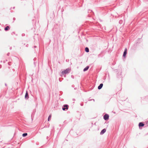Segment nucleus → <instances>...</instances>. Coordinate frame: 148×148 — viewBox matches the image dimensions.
Masks as SVG:
<instances>
[{"mask_svg": "<svg viewBox=\"0 0 148 148\" xmlns=\"http://www.w3.org/2000/svg\"><path fill=\"white\" fill-rule=\"evenodd\" d=\"M92 100H93L94 101H95V100L94 99H89L88 100L89 101H91Z\"/></svg>", "mask_w": 148, "mask_h": 148, "instance_id": "nucleus-14", "label": "nucleus"}, {"mask_svg": "<svg viewBox=\"0 0 148 148\" xmlns=\"http://www.w3.org/2000/svg\"><path fill=\"white\" fill-rule=\"evenodd\" d=\"M24 35L25 34H22V36H24Z\"/></svg>", "mask_w": 148, "mask_h": 148, "instance_id": "nucleus-18", "label": "nucleus"}, {"mask_svg": "<svg viewBox=\"0 0 148 148\" xmlns=\"http://www.w3.org/2000/svg\"><path fill=\"white\" fill-rule=\"evenodd\" d=\"M51 117V115H49V117H48V121H49L50 120Z\"/></svg>", "mask_w": 148, "mask_h": 148, "instance_id": "nucleus-13", "label": "nucleus"}, {"mask_svg": "<svg viewBox=\"0 0 148 148\" xmlns=\"http://www.w3.org/2000/svg\"><path fill=\"white\" fill-rule=\"evenodd\" d=\"M14 8H15V7H14L13 8V9H14Z\"/></svg>", "mask_w": 148, "mask_h": 148, "instance_id": "nucleus-22", "label": "nucleus"}, {"mask_svg": "<svg viewBox=\"0 0 148 148\" xmlns=\"http://www.w3.org/2000/svg\"><path fill=\"white\" fill-rule=\"evenodd\" d=\"M89 66H87L85 68H84L83 70L84 71H87L89 69Z\"/></svg>", "mask_w": 148, "mask_h": 148, "instance_id": "nucleus-8", "label": "nucleus"}, {"mask_svg": "<svg viewBox=\"0 0 148 148\" xmlns=\"http://www.w3.org/2000/svg\"><path fill=\"white\" fill-rule=\"evenodd\" d=\"M103 84L101 83V84H100L99 85L98 87V89L99 90L101 89L102 88V87L103 86Z\"/></svg>", "mask_w": 148, "mask_h": 148, "instance_id": "nucleus-5", "label": "nucleus"}, {"mask_svg": "<svg viewBox=\"0 0 148 148\" xmlns=\"http://www.w3.org/2000/svg\"><path fill=\"white\" fill-rule=\"evenodd\" d=\"M36 46H34V48H36Z\"/></svg>", "mask_w": 148, "mask_h": 148, "instance_id": "nucleus-20", "label": "nucleus"}, {"mask_svg": "<svg viewBox=\"0 0 148 148\" xmlns=\"http://www.w3.org/2000/svg\"><path fill=\"white\" fill-rule=\"evenodd\" d=\"M103 119L105 120H107L109 118V115L107 114H106L103 116Z\"/></svg>", "mask_w": 148, "mask_h": 148, "instance_id": "nucleus-3", "label": "nucleus"}, {"mask_svg": "<svg viewBox=\"0 0 148 148\" xmlns=\"http://www.w3.org/2000/svg\"><path fill=\"white\" fill-rule=\"evenodd\" d=\"M80 105L81 106H83V104L81 103Z\"/></svg>", "mask_w": 148, "mask_h": 148, "instance_id": "nucleus-16", "label": "nucleus"}, {"mask_svg": "<svg viewBox=\"0 0 148 148\" xmlns=\"http://www.w3.org/2000/svg\"><path fill=\"white\" fill-rule=\"evenodd\" d=\"M12 49V47H10V49Z\"/></svg>", "mask_w": 148, "mask_h": 148, "instance_id": "nucleus-21", "label": "nucleus"}, {"mask_svg": "<svg viewBox=\"0 0 148 148\" xmlns=\"http://www.w3.org/2000/svg\"><path fill=\"white\" fill-rule=\"evenodd\" d=\"M122 22V20H120L119 21V23H121Z\"/></svg>", "mask_w": 148, "mask_h": 148, "instance_id": "nucleus-15", "label": "nucleus"}, {"mask_svg": "<svg viewBox=\"0 0 148 148\" xmlns=\"http://www.w3.org/2000/svg\"><path fill=\"white\" fill-rule=\"evenodd\" d=\"M70 71L71 69L70 68H68L64 71H62V73L63 74H68L70 72Z\"/></svg>", "mask_w": 148, "mask_h": 148, "instance_id": "nucleus-1", "label": "nucleus"}, {"mask_svg": "<svg viewBox=\"0 0 148 148\" xmlns=\"http://www.w3.org/2000/svg\"><path fill=\"white\" fill-rule=\"evenodd\" d=\"M10 29V27L9 26H7L5 27L4 28V30L5 31H7L8 30Z\"/></svg>", "mask_w": 148, "mask_h": 148, "instance_id": "nucleus-9", "label": "nucleus"}, {"mask_svg": "<svg viewBox=\"0 0 148 148\" xmlns=\"http://www.w3.org/2000/svg\"><path fill=\"white\" fill-rule=\"evenodd\" d=\"M106 130L105 129H104L103 130H102L101 132H100V134H103L105 132H106Z\"/></svg>", "mask_w": 148, "mask_h": 148, "instance_id": "nucleus-6", "label": "nucleus"}, {"mask_svg": "<svg viewBox=\"0 0 148 148\" xmlns=\"http://www.w3.org/2000/svg\"><path fill=\"white\" fill-rule=\"evenodd\" d=\"M85 51L86 52H89V49L88 47H86L85 48Z\"/></svg>", "mask_w": 148, "mask_h": 148, "instance_id": "nucleus-11", "label": "nucleus"}, {"mask_svg": "<svg viewBox=\"0 0 148 148\" xmlns=\"http://www.w3.org/2000/svg\"><path fill=\"white\" fill-rule=\"evenodd\" d=\"M69 106L67 104L64 105L62 107V109L63 110L65 111L68 109Z\"/></svg>", "mask_w": 148, "mask_h": 148, "instance_id": "nucleus-2", "label": "nucleus"}, {"mask_svg": "<svg viewBox=\"0 0 148 148\" xmlns=\"http://www.w3.org/2000/svg\"><path fill=\"white\" fill-rule=\"evenodd\" d=\"M27 133H24L23 134L22 136L23 137H25L27 136Z\"/></svg>", "mask_w": 148, "mask_h": 148, "instance_id": "nucleus-12", "label": "nucleus"}, {"mask_svg": "<svg viewBox=\"0 0 148 148\" xmlns=\"http://www.w3.org/2000/svg\"><path fill=\"white\" fill-rule=\"evenodd\" d=\"M5 86H7V84H6L5 83Z\"/></svg>", "mask_w": 148, "mask_h": 148, "instance_id": "nucleus-19", "label": "nucleus"}, {"mask_svg": "<svg viewBox=\"0 0 148 148\" xmlns=\"http://www.w3.org/2000/svg\"><path fill=\"white\" fill-rule=\"evenodd\" d=\"M25 99H28L29 98V96H28V93L27 91L26 92V93H25Z\"/></svg>", "mask_w": 148, "mask_h": 148, "instance_id": "nucleus-7", "label": "nucleus"}, {"mask_svg": "<svg viewBox=\"0 0 148 148\" xmlns=\"http://www.w3.org/2000/svg\"><path fill=\"white\" fill-rule=\"evenodd\" d=\"M127 53V49L126 48H125V49L124 51L123 52V57L125 58V57Z\"/></svg>", "mask_w": 148, "mask_h": 148, "instance_id": "nucleus-4", "label": "nucleus"}, {"mask_svg": "<svg viewBox=\"0 0 148 148\" xmlns=\"http://www.w3.org/2000/svg\"><path fill=\"white\" fill-rule=\"evenodd\" d=\"M9 54H10V53H8L7 54V56H8L9 55Z\"/></svg>", "mask_w": 148, "mask_h": 148, "instance_id": "nucleus-17", "label": "nucleus"}, {"mask_svg": "<svg viewBox=\"0 0 148 148\" xmlns=\"http://www.w3.org/2000/svg\"><path fill=\"white\" fill-rule=\"evenodd\" d=\"M144 124L141 122L139 124V127H143L144 126Z\"/></svg>", "mask_w": 148, "mask_h": 148, "instance_id": "nucleus-10", "label": "nucleus"}]
</instances>
